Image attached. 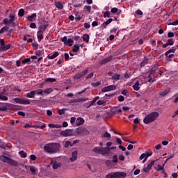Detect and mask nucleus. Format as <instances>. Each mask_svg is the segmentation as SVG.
I'll use <instances>...</instances> for the list:
<instances>
[{
  "label": "nucleus",
  "instance_id": "f257e3e1",
  "mask_svg": "<svg viewBox=\"0 0 178 178\" xmlns=\"http://www.w3.org/2000/svg\"><path fill=\"white\" fill-rule=\"evenodd\" d=\"M60 148L59 143H49L44 146V150L48 154H56Z\"/></svg>",
  "mask_w": 178,
  "mask_h": 178
},
{
  "label": "nucleus",
  "instance_id": "f03ea898",
  "mask_svg": "<svg viewBox=\"0 0 178 178\" xmlns=\"http://www.w3.org/2000/svg\"><path fill=\"white\" fill-rule=\"evenodd\" d=\"M159 116V113L158 112H152L148 114L144 119L143 122L145 124H149V123H152V122H155L156 118Z\"/></svg>",
  "mask_w": 178,
  "mask_h": 178
},
{
  "label": "nucleus",
  "instance_id": "7ed1b4c3",
  "mask_svg": "<svg viewBox=\"0 0 178 178\" xmlns=\"http://www.w3.org/2000/svg\"><path fill=\"white\" fill-rule=\"evenodd\" d=\"M0 161H1V162H4V163H8V165H11V166H19L17 161L3 155L0 156Z\"/></svg>",
  "mask_w": 178,
  "mask_h": 178
},
{
  "label": "nucleus",
  "instance_id": "20e7f679",
  "mask_svg": "<svg viewBox=\"0 0 178 178\" xmlns=\"http://www.w3.org/2000/svg\"><path fill=\"white\" fill-rule=\"evenodd\" d=\"M127 174L124 172H110L106 175V178H125Z\"/></svg>",
  "mask_w": 178,
  "mask_h": 178
},
{
  "label": "nucleus",
  "instance_id": "39448f33",
  "mask_svg": "<svg viewBox=\"0 0 178 178\" xmlns=\"http://www.w3.org/2000/svg\"><path fill=\"white\" fill-rule=\"evenodd\" d=\"M93 152L100 155H108L109 154V147H95Z\"/></svg>",
  "mask_w": 178,
  "mask_h": 178
},
{
  "label": "nucleus",
  "instance_id": "423d86ee",
  "mask_svg": "<svg viewBox=\"0 0 178 178\" xmlns=\"http://www.w3.org/2000/svg\"><path fill=\"white\" fill-rule=\"evenodd\" d=\"M8 109H17V111H19L20 108H19V106L13 105L9 103H5L4 105L0 106V112H6Z\"/></svg>",
  "mask_w": 178,
  "mask_h": 178
},
{
  "label": "nucleus",
  "instance_id": "0eeeda50",
  "mask_svg": "<svg viewBox=\"0 0 178 178\" xmlns=\"http://www.w3.org/2000/svg\"><path fill=\"white\" fill-rule=\"evenodd\" d=\"M13 101L16 102V104H20L21 105H30L31 102L30 99L26 98H19L16 97L13 99Z\"/></svg>",
  "mask_w": 178,
  "mask_h": 178
},
{
  "label": "nucleus",
  "instance_id": "6e6552de",
  "mask_svg": "<svg viewBox=\"0 0 178 178\" xmlns=\"http://www.w3.org/2000/svg\"><path fill=\"white\" fill-rule=\"evenodd\" d=\"M0 52H6L8 49H10L12 44H8L5 45V40L3 39L0 40Z\"/></svg>",
  "mask_w": 178,
  "mask_h": 178
},
{
  "label": "nucleus",
  "instance_id": "1a4fd4ad",
  "mask_svg": "<svg viewBox=\"0 0 178 178\" xmlns=\"http://www.w3.org/2000/svg\"><path fill=\"white\" fill-rule=\"evenodd\" d=\"M60 135L62 136V137H70L73 136V130L66 129L64 131H61L60 132Z\"/></svg>",
  "mask_w": 178,
  "mask_h": 178
},
{
  "label": "nucleus",
  "instance_id": "9d476101",
  "mask_svg": "<svg viewBox=\"0 0 178 178\" xmlns=\"http://www.w3.org/2000/svg\"><path fill=\"white\" fill-rule=\"evenodd\" d=\"M155 162L156 161H152L151 163H149L147 167H144L143 172H145V173H147L148 175L151 171V169H152V166L155 165Z\"/></svg>",
  "mask_w": 178,
  "mask_h": 178
},
{
  "label": "nucleus",
  "instance_id": "9b49d317",
  "mask_svg": "<svg viewBox=\"0 0 178 178\" xmlns=\"http://www.w3.org/2000/svg\"><path fill=\"white\" fill-rule=\"evenodd\" d=\"M114 90H116V86L110 85L103 88L102 89V92H108V91H113Z\"/></svg>",
  "mask_w": 178,
  "mask_h": 178
},
{
  "label": "nucleus",
  "instance_id": "f8f14e48",
  "mask_svg": "<svg viewBox=\"0 0 178 178\" xmlns=\"http://www.w3.org/2000/svg\"><path fill=\"white\" fill-rule=\"evenodd\" d=\"M158 67H159V65L158 63L154 64L151 70H149V73H150V74H154L155 72H156V70H158Z\"/></svg>",
  "mask_w": 178,
  "mask_h": 178
},
{
  "label": "nucleus",
  "instance_id": "ddd939ff",
  "mask_svg": "<svg viewBox=\"0 0 178 178\" xmlns=\"http://www.w3.org/2000/svg\"><path fill=\"white\" fill-rule=\"evenodd\" d=\"M171 91V88H166L164 91L161 92L159 93V95L161 97H166V95H168V94H169V92H170Z\"/></svg>",
  "mask_w": 178,
  "mask_h": 178
},
{
  "label": "nucleus",
  "instance_id": "4468645a",
  "mask_svg": "<svg viewBox=\"0 0 178 178\" xmlns=\"http://www.w3.org/2000/svg\"><path fill=\"white\" fill-rule=\"evenodd\" d=\"M37 37H38V42H41L42 39L44 38V32L41 31H38L37 32Z\"/></svg>",
  "mask_w": 178,
  "mask_h": 178
},
{
  "label": "nucleus",
  "instance_id": "2eb2a0df",
  "mask_svg": "<svg viewBox=\"0 0 178 178\" xmlns=\"http://www.w3.org/2000/svg\"><path fill=\"white\" fill-rule=\"evenodd\" d=\"M113 22V19L110 18L108 19L107 21L104 22L102 25L101 27H103V29H106V26L108 24H111V23H112Z\"/></svg>",
  "mask_w": 178,
  "mask_h": 178
},
{
  "label": "nucleus",
  "instance_id": "dca6fc26",
  "mask_svg": "<svg viewBox=\"0 0 178 178\" xmlns=\"http://www.w3.org/2000/svg\"><path fill=\"white\" fill-rule=\"evenodd\" d=\"M152 155V153H149V152L143 153L140 155V160L143 161L144 158H147L148 159V158H149V156H151Z\"/></svg>",
  "mask_w": 178,
  "mask_h": 178
},
{
  "label": "nucleus",
  "instance_id": "f3484780",
  "mask_svg": "<svg viewBox=\"0 0 178 178\" xmlns=\"http://www.w3.org/2000/svg\"><path fill=\"white\" fill-rule=\"evenodd\" d=\"M77 154L78 152L76 150L72 153V156L70 159L71 162H74V161L77 160Z\"/></svg>",
  "mask_w": 178,
  "mask_h": 178
},
{
  "label": "nucleus",
  "instance_id": "a211bd4d",
  "mask_svg": "<svg viewBox=\"0 0 178 178\" xmlns=\"http://www.w3.org/2000/svg\"><path fill=\"white\" fill-rule=\"evenodd\" d=\"M9 22H10L11 23L13 22H15V20H16V13H15V12L10 13L9 14Z\"/></svg>",
  "mask_w": 178,
  "mask_h": 178
},
{
  "label": "nucleus",
  "instance_id": "6ab92c4d",
  "mask_svg": "<svg viewBox=\"0 0 178 178\" xmlns=\"http://www.w3.org/2000/svg\"><path fill=\"white\" fill-rule=\"evenodd\" d=\"M25 97H26V98H35V90H32L30 92H28L25 95Z\"/></svg>",
  "mask_w": 178,
  "mask_h": 178
},
{
  "label": "nucleus",
  "instance_id": "aec40b11",
  "mask_svg": "<svg viewBox=\"0 0 178 178\" xmlns=\"http://www.w3.org/2000/svg\"><path fill=\"white\" fill-rule=\"evenodd\" d=\"M112 58H113L112 56L105 58L104 59H103L102 60V62H101L102 65H105V64L108 63V62H111V60H112Z\"/></svg>",
  "mask_w": 178,
  "mask_h": 178
},
{
  "label": "nucleus",
  "instance_id": "412c9836",
  "mask_svg": "<svg viewBox=\"0 0 178 178\" xmlns=\"http://www.w3.org/2000/svg\"><path fill=\"white\" fill-rule=\"evenodd\" d=\"M76 126H81L84 124V120L81 117H79L76 120Z\"/></svg>",
  "mask_w": 178,
  "mask_h": 178
},
{
  "label": "nucleus",
  "instance_id": "4be33fe9",
  "mask_svg": "<svg viewBox=\"0 0 178 178\" xmlns=\"http://www.w3.org/2000/svg\"><path fill=\"white\" fill-rule=\"evenodd\" d=\"M54 90H52V88H47L42 90V94L43 95H49V94H51V92H52Z\"/></svg>",
  "mask_w": 178,
  "mask_h": 178
},
{
  "label": "nucleus",
  "instance_id": "5701e85b",
  "mask_svg": "<svg viewBox=\"0 0 178 178\" xmlns=\"http://www.w3.org/2000/svg\"><path fill=\"white\" fill-rule=\"evenodd\" d=\"M58 56H59V52L54 51L51 56H47V59H55V58H58Z\"/></svg>",
  "mask_w": 178,
  "mask_h": 178
},
{
  "label": "nucleus",
  "instance_id": "b1692460",
  "mask_svg": "<svg viewBox=\"0 0 178 178\" xmlns=\"http://www.w3.org/2000/svg\"><path fill=\"white\" fill-rule=\"evenodd\" d=\"M35 17H37V14L33 13L31 15L27 17V20L29 22H33V20H35Z\"/></svg>",
  "mask_w": 178,
  "mask_h": 178
},
{
  "label": "nucleus",
  "instance_id": "393cba45",
  "mask_svg": "<svg viewBox=\"0 0 178 178\" xmlns=\"http://www.w3.org/2000/svg\"><path fill=\"white\" fill-rule=\"evenodd\" d=\"M62 166V163H59L55 161L53 163V169L56 170L58 168H60Z\"/></svg>",
  "mask_w": 178,
  "mask_h": 178
},
{
  "label": "nucleus",
  "instance_id": "a878e982",
  "mask_svg": "<svg viewBox=\"0 0 178 178\" xmlns=\"http://www.w3.org/2000/svg\"><path fill=\"white\" fill-rule=\"evenodd\" d=\"M149 60V59H148V58L144 57L143 61L140 63V67H144V66L148 63Z\"/></svg>",
  "mask_w": 178,
  "mask_h": 178
},
{
  "label": "nucleus",
  "instance_id": "bb28decb",
  "mask_svg": "<svg viewBox=\"0 0 178 178\" xmlns=\"http://www.w3.org/2000/svg\"><path fill=\"white\" fill-rule=\"evenodd\" d=\"M82 38L83 41H85V42H86L87 44L90 42V35L88 34L87 33L83 34Z\"/></svg>",
  "mask_w": 178,
  "mask_h": 178
},
{
  "label": "nucleus",
  "instance_id": "cd10ccee",
  "mask_svg": "<svg viewBox=\"0 0 178 178\" xmlns=\"http://www.w3.org/2000/svg\"><path fill=\"white\" fill-rule=\"evenodd\" d=\"M54 5L58 9H63V4L60 1H56Z\"/></svg>",
  "mask_w": 178,
  "mask_h": 178
},
{
  "label": "nucleus",
  "instance_id": "c85d7f7f",
  "mask_svg": "<svg viewBox=\"0 0 178 178\" xmlns=\"http://www.w3.org/2000/svg\"><path fill=\"white\" fill-rule=\"evenodd\" d=\"M132 88H134L135 91H138V90H140V81H137L132 86Z\"/></svg>",
  "mask_w": 178,
  "mask_h": 178
},
{
  "label": "nucleus",
  "instance_id": "c756f323",
  "mask_svg": "<svg viewBox=\"0 0 178 178\" xmlns=\"http://www.w3.org/2000/svg\"><path fill=\"white\" fill-rule=\"evenodd\" d=\"M30 171L31 172L32 175L34 176L37 175V168L33 165L30 166Z\"/></svg>",
  "mask_w": 178,
  "mask_h": 178
},
{
  "label": "nucleus",
  "instance_id": "7c9ffc66",
  "mask_svg": "<svg viewBox=\"0 0 178 178\" xmlns=\"http://www.w3.org/2000/svg\"><path fill=\"white\" fill-rule=\"evenodd\" d=\"M73 42H74V41H73L72 38H68L65 45H68L69 47H72L73 45Z\"/></svg>",
  "mask_w": 178,
  "mask_h": 178
},
{
  "label": "nucleus",
  "instance_id": "2f4dec72",
  "mask_svg": "<svg viewBox=\"0 0 178 178\" xmlns=\"http://www.w3.org/2000/svg\"><path fill=\"white\" fill-rule=\"evenodd\" d=\"M47 27H48V24L47 25H40L39 27V31H42V33H44L47 30Z\"/></svg>",
  "mask_w": 178,
  "mask_h": 178
},
{
  "label": "nucleus",
  "instance_id": "473e14b6",
  "mask_svg": "<svg viewBox=\"0 0 178 178\" xmlns=\"http://www.w3.org/2000/svg\"><path fill=\"white\" fill-rule=\"evenodd\" d=\"M175 51H176V48L172 47V49H169L168 51H167L164 54V55L168 56V55H169V54H172H172H175Z\"/></svg>",
  "mask_w": 178,
  "mask_h": 178
},
{
  "label": "nucleus",
  "instance_id": "72a5a7b5",
  "mask_svg": "<svg viewBox=\"0 0 178 178\" xmlns=\"http://www.w3.org/2000/svg\"><path fill=\"white\" fill-rule=\"evenodd\" d=\"M79 51H80V45L74 44L72 49V52H79Z\"/></svg>",
  "mask_w": 178,
  "mask_h": 178
},
{
  "label": "nucleus",
  "instance_id": "f704fd0d",
  "mask_svg": "<svg viewBox=\"0 0 178 178\" xmlns=\"http://www.w3.org/2000/svg\"><path fill=\"white\" fill-rule=\"evenodd\" d=\"M8 99H9V98L5 96L3 92H1V94H0V101H8Z\"/></svg>",
  "mask_w": 178,
  "mask_h": 178
},
{
  "label": "nucleus",
  "instance_id": "c9c22d12",
  "mask_svg": "<svg viewBox=\"0 0 178 178\" xmlns=\"http://www.w3.org/2000/svg\"><path fill=\"white\" fill-rule=\"evenodd\" d=\"M19 155L21 158H27V153L23 150L19 152Z\"/></svg>",
  "mask_w": 178,
  "mask_h": 178
},
{
  "label": "nucleus",
  "instance_id": "e433bc0d",
  "mask_svg": "<svg viewBox=\"0 0 178 178\" xmlns=\"http://www.w3.org/2000/svg\"><path fill=\"white\" fill-rule=\"evenodd\" d=\"M35 54L36 56H42V55H44V50H37Z\"/></svg>",
  "mask_w": 178,
  "mask_h": 178
},
{
  "label": "nucleus",
  "instance_id": "4c0bfd02",
  "mask_svg": "<svg viewBox=\"0 0 178 178\" xmlns=\"http://www.w3.org/2000/svg\"><path fill=\"white\" fill-rule=\"evenodd\" d=\"M102 137L104 138H111V134H109L108 131H106L102 135Z\"/></svg>",
  "mask_w": 178,
  "mask_h": 178
},
{
  "label": "nucleus",
  "instance_id": "58836bf2",
  "mask_svg": "<svg viewBox=\"0 0 178 178\" xmlns=\"http://www.w3.org/2000/svg\"><path fill=\"white\" fill-rule=\"evenodd\" d=\"M18 16L19 17H23V16H24V9L21 8L19 10Z\"/></svg>",
  "mask_w": 178,
  "mask_h": 178
},
{
  "label": "nucleus",
  "instance_id": "ea45409f",
  "mask_svg": "<svg viewBox=\"0 0 178 178\" xmlns=\"http://www.w3.org/2000/svg\"><path fill=\"white\" fill-rule=\"evenodd\" d=\"M46 83H55L56 81V79L55 78H47L45 79Z\"/></svg>",
  "mask_w": 178,
  "mask_h": 178
},
{
  "label": "nucleus",
  "instance_id": "a19ab883",
  "mask_svg": "<svg viewBox=\"0 0 178 178\" xmlns=\"http://www.w3.org/2000/svg\"><path fill=\"white\" fill-rule=\"evenodd\" d=\"M112 80H115V81H118V80H120V74H115L112 76Z\"/></svg>",
  "mask_w": 178,
  "mask_h": 178
},
{
  "label": "nucleus",
  "instance_id": "79ce46f5",
  "mask_svg": "<svg viewBox=\"0 0 178 178\" xmlns=\"http://www.w3.org/2000/svg\"><path fill=\"white\" fill-rule=\"evenodd\" d=\"M9 30V27L4 26L0 30V34H3L6 31H8Z\"/></svg>",
  "mask_w": 178,
  "mask_h": 178
},
{
  "label": "nucleus",
  "instance_id": "37998d69",
  "mask_svg": "<svg viewBox=\"0 0 178 178\" xmlns=\"http://www.w3.org/2000/svg\"><path fill=\"white\" fill-rule=\"evenodd\" d=\"M89 70L88 69L84 70L83 71L79 72V74H81V77H84V76H86L87 74V73H88Z\"/></svg>",
  "mask_w": 178,
  "mask_h": 178
},
{
  "label": "nucleus",
  "instance_id": "c03bdc74",
  "mask_svg": "<svg viewBox=\"0 0 178 178\" xmlns=\"http://www.w3.org/2000/svg\"><path fill=\"white\" fill-rule=\"evenodd\" d=\"M83 76H81V74L79 73L78 74H76L74 76V80H80V79H81Z\"/></svg>",
  "mask_w": 178,
  "mask_h": 178
},
{
  "label": "nucleus",
  "instance_id": "a18cd8bd",
  "mask_svg": "<svg viewBox=\"0 0 178 178\" xmlns=\"http://www.w3.org/2000/svg\"><path fill=\"white\" fill-rule=\"evenodd\" d=\"M69 145H70V147H73V145H72V142L66 141L65 143L64 147H65V148H69Z\"/></svg>",
  "mask_w": 178,
  "mask_h": 178
},
{
  "label": "nucleus",
  "instance_id": "49530a36",
  "mask_svg": "<svg viewBox=\"0 0 178 178\" xmlns=\"http://www.w3.org/2000/svg\"><path fill=\"white\" fill-rule=\"evenodd\" d=\"M31 62V58H25L24 60L22 62V65H26V63H30Z\"/></svg>",
  "mask_w": 178,
  "mask_h": 178
},
{
  "label": "nucleus",
  "instance_id": "de8ad7c7",
  "mask_svg": "<svg viewBox=\"0 0 178 178\" xmlns=\"http://www.w3.org/2000/svg\"><path fill=\"white\" fill-rule=\"evenodd\" d=\"M100 85H101V82L99 81L91 83L92 87H95V88L99 87Z\"/></svg>",
  "mask_w": 178,
  "mask_h": 178
},
{
  "label": "nucleus",
  "instance_id": "09e8293b",
  "mask_svg": "<svg viewBox=\"0 0 178 178\" xmlns=\"http://www.w3.org/2000/svg\"><path fill=\"white\" fill-rule=\"evenodd\" d=\"M118 155H114L113 156V160H112V162H113V163H118Z\"/></svg>",
  "mask_w": 178,
  "mask_h": 178
},
{
  "label": "nucleus",
  "instance_id": "8fccbe9b",
  "mask_svg": "<svg viewBox=\"0 0 178 178\" xmlns=\"http://www.w3.org/2000/svg\"><path fill=\"white\" fill-rule=\"evenodd\" d=\"M164 166H165V165H163L162 166V165H161L159 164V165H157L158 169H156L157 172H161V171L163 170Z\"/></svg>",
  "mask_w": 178,
  "mask_h": 178
},
{
  "label": "nucleus",
  "instance_id": "3c124183",
  "mask_svg": "<svg viewBox=\"0 0 178 178\" xmlns=\"http://www.w3.org/2000/svg\"><path fill=\"white\" fill-rule=\"evenodd\" d=\"M35 91L36 95H44L42 93V89H40V90H35Z\"/></svg>",
  "mask_w": 178,
  "mask_h": 178
},
{
  "label": "nucleus",
  "instance_id": "603ef678",
  "mask_svg": "<svg viewBox=\"0 0 178 178\" xmlns=\"http://www.w3.org/2000/svg\"><path fill=\"white\" fill-rule=\"evenodd\" d=\"M10 23H12V22L10 21H9V19L8 18H5L4 19H3V24H10Z\"/></svg>",
  "mask_w": 178,
  "mask_h": 178
},
{
  "label": "nucleus",
  "instance_id": "864d4df0",
  "mask_svg": "<svg viewBox=\"0 0 178 178\" xmlns=\"http://www.w3.org/2000/svg\"><path fill=\"white\" fill-rule=\"evenodd\" d=\"M0 148H2L3 149H4V148H6V145L5 144V143H3V141H1L0 140Z\"/></svg>",
  "mask_w": 178,
  "mask_h": 178
},
{
  "label": "nucleus",
  "instance_id": "5fc2aeb1",
  "mask_svg": "<svg viewBox=\"0 0 178 178\" xmlns=\"http://www.w3.org/2000/svg\"><path fill=\"white\" fill-rule=\"evenodd\" d=\"M167 44H168V45H173L175 44V41H173V39H168L167 40Z\"/></svg>",
  "mask_w": 178,
  "mask_h": 178
},
{
  "label": "nucleus",
  "instance_id": "6e6d98bb",
  "mask_svg": "<svg viewBox=\"0 0 178 178\" xmlns=\"http://www.w3.org/2000/svg\"><path fill=\"white\" fill-rule=\"evenodd\" d=\"M65 111H66V108L60 109L58 111V113L60 115H65Z\"/></svg>",
  "mask_w": 178,
  "mask_h": 178
},
{
  "label": "nucleus",
  "instance_id": "4d7b16f0",
  "mask_svg": "<svg viewBox=\"0 0 178 178\" xmlns=\"http://www.w3.org/2000/svg\"><path fill=\"white\" fill-rule=\"evenodd\" d=\"M103 16L104 17H111V13L109 11H106Z\"/></svg>",
  "mask_w": 178,
  "mask_h": 178
},
{
  "label": "nucleus",
  "instance_id": "13d9d810",
  "mask_svg": "<svg viewBox=\"0 0 178 178\" xmlns=\"http://www.w3.org/2000/svg\"><path fill=\"white\" fill-rule=\"evenodd\" d=\"M97 105H105V104H106V102H105V100H99L97 102Z\"/></svg>",
  "mask_w": 178,
  "mask_h": 178
},
{
  "label": "nucleus",
  "instance_id": "bf43d9fd",
  "mask_svg": "<svg viewBox=\"0 0 178 178\" xmlns=\"http://www.w3.org/2000/svg\"><path fill=\"white\" fill-rule=\"evenodd\" d=\"M111 13H118L119 12V9L118 8H113L111 10Z\"/></svg>",
  "mask_w": 178,
  "mask_h": 178
},
{
  "label": "nucleus",
  "instance_id": "052dcab7",
  "mask_svg": "<svg viewBox=\"0 0 178 178\" xmlns=\"http://www.w3.org/2000/svg\"><path fill=\"white\" fill-rule=\"evenodd\" d=\"M94 77V72H91L86 77V80H88V79H92Z\"/></svg>",
  "mask_w": 178,
  "mask_h": 178
},
{
  "label": "nucleus",
  "instance_id": "680f3d73",
  "mask_svg": "<svg viewBox=\"0 0 178 178\" xmlns=\"http://www.w3.org/2000/svg\"><path fill=\"white\" fill-rule=\"evenodd\" d=\"M97 102V100L93 99L92 102H90V104L87 106V108H90V106H92L94 104Z\"/></svg>",
  "mask_w": 178,
  "mask_h": 178
},
{
  "label": "nucleus",
  "instance_id": "e2e57ef3",
  "mask_svg": "<svg viewBox=\"0 0 178 178\" xmlns=\"http://www.w3.org/2000/svg\"><path fill=\"white\" fill-rule=\"evenodd\" d=\"M135 13H136V15H138L139 16H143V15L144 14V13H143V11H141V10H136V11L135 12Z\"/></svg>",
  "mask_w": 178,
  "mask_h": 178
},
{
  "label": "nucleus",
  "instance_id": "0e129e2a",
  "mask_svg": "<svg viewBox=\"0 0 178 178\" xmlns=\"http://www.w3.org/2000/svg\"><path fill=\"white\" fill-rule=\"evenodd\" d=\"M121 94H122V95L127 96V95H129V92H127V90L124 89V90H122Z\"/></svg>",
  "mask_w": 178,
  "mask_h": 178
},
{
  "label": "nucleus",
  "instance_id": "69168bd1",
  "mask_svg": "<svg viewBox=\"0 0 178 178\" xmlns=\"http://www.w3.org/2000/svg\"><path fill=\"white\" fill-rule=\"evenodd\" d=\"M118 101H119L120 102H123V101H124V97H123L122 95H120V96L118 97Z\"/></svg>",
  "mask_w": 178,
  "mask_h": 178
},
{
  "label": "nucleus",
  "instance_id": "338daca9",
  "mask_svg": "<svg viewBox=\"0 0 178 178\" xmlns=\"http://www.w3.org/2000/svg\"><path fill=\"white\" fill-rule=\"evenodd\" d=\"M30 159H31V161H36L37 156L34 154H32L30 156Z\"/></svg>",
  "mask_w": 178,
  "mask_h": 178
},
{
  "label": "nucleus",
  "instance_id": "774afa93",
  "mask_svg": "<svg viewBox=\"0 0 178 178\" xmlns=\"http://www.w3.org/2000/svg\"><path fill=\"white\" fill-rule=\"evenodd\" d=\"M83 26H84L85 29H90V27H91V25L90 24V23H87V22L84 23Z\"/></svg>",
  "mask_w": 178,
  "mask_h": 178
}]
</instances>
